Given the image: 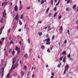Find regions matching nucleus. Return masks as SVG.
<instances>
[{"label":"nucleus","instance_id":"nucleus-1","mask_svg":"<svg viewBox=\"0 0 78 78\" xmlns=\"http://www.w3.org/2000/svg\"><path fill=\"white\" fill-rule=\"evenodd\" d=\"M6 15V10H4V12H3V17L5 18Z\"/></svg>","mask_w":78,"mask_h":78},{"label":"nucleus","instance_id":"nucleus-2","mask_svg":"<svg viewBox=\"0 0 78 78\" xmlns=\"http://www.w3.org/2000/svg\"><path fill=\"white\" fill-rule=\"evenodd\" d=\"M18 14L17 13L15 19V20H19V15H18Z\"/></svg>","mask_w":78,"mask_h":78},{"label":"nucleus","instance_id":"nucleus-3","mask_svg":"<svg viewBox=\"0 0 78 78\" xmlns=\"http://www.w3.org/2000/svg\"><path fill=\"white\" fill-rule=\"evenodd\" d=\"M17 10H18V7L17 5H15L14 8V10L15 11H16V12H17Z\"/></svg>","mask_w":78,"mask_h":78},{"label":"nucleus","instance_id":"nucleus-4","mask_svg":"<svg viewBox=\"0 0 78 78\" xmlns=\"http://www.w3.org/2000/svg\"><path fill=\"white\" fill-rule=\"evenodd\" d=\"M13 69H15V68H16V66L13 65V64H12V66L10 69L11 71H12V69H13Z\"/></svg>","mask_w":78,"mask_h":78},{"label":"nucleus","instance_id":"nucleus-5","mask_svg":"<svg viewBox=\"0 0 78 78\" xmlns=\"http://www.w3.org/2000/svg\"><path fill=\"white\" fill-rule=\"evenodd\" d=\"M16 62V58H14L13 59V61H12V64L13 65L14 64V62Z\"/></svg>","mask_w":78,"mask_h":78},{"label":"nucleus","instance_id":"nucleus-6","mask_svg":"<svg viewBox=\"0 0 78 78\" xmlns=\"http://www.w3.org/2000/svg\"><path fill=\"white\" fill-rule=\"evenodd\" d=\"M66 70H67V68H65L63 73V75H64L65 74H66Z\"/></svg>","mask_w":78,"mask_h":78},{"label":"nucleus","instance_id":"nucleus-7","mask_svg":"<svg viewBox=\"0 0 78 78\" xmlns=\"http://www.w3.org/2000/svg\"><path fill=\"white\" fill-rule=\"evenodd\" d=\"M62 63H60L57 66V67L58 68L61 67V66Z\"/></svg>","mask_w":78,"mask_h":78},{"label":"nucleus","instance_id":"nucleus-8","mask_svg":"<svg viewBox=\"0 0 78 78\" xmlns=\"http://www.w3.org/2000/svg\"><path fill=\"white\" fill-rule=\"evenodd\" d=\"M41 48L42 50H44V49L45 48V46L42 45V46L41 47Z\"/></svg>","mask_w":78,"mask_h":78},{"label":"nucleus","instance_id":"nucleus-9","mask_svg":"<svg viewBox=\"0 0 78 78\" xmlns=\"http://www.w3.org/2000/svg\"><path fill=\"white\" fill-rule=\"evenodd\" d=\"M38 35L40 36H42V33L41 32H39L38 33Z\"/></svg>","mask_w":78,"mask_h":78},{"label":"nucleus","instance_id":"nucleus-10","mask_svg":"<svg viewBox=\"0 0 78 78\" xmlns=\"http://www.w3.org/2000/svg\"><path fill=\"white\" fill-rule=\"evenodd\" d=\"M10 76V75H9V73H8L7 75L6 76L7 78H9V76Z\"/></svg>","mask_w":78,"mask_h":78},{"label":"nucleus","instance_id":"nucleus-11","mask_svg":"<svg viewBox=\"0 0 78 78\" xmlns=\"http://www.w3.org/2000/svg\"><path fill=\"white\" fill-rule=\"evenodd\" d=\"M15 50L16 51H18V50H20V49L18 48H17V47H16L15 48Z\"/></svg>","mask_w":78,"mask_h":78},{"label":"nucleus","instance_id":"nucleus-12","mask_svg":"<svg viewBox=\"0 0 78 78\" xmlns=\"http://www.w3.org/2000/svg\"><path fill=\"white\" fill-rule=\"evenodd\" d=\"M5 28V27H3L1 28L0 29V30L1 31H2L3 30V29Z\"/></svg>","mask_w":78,"mask_h":78},{"label":"nucleus","instance_id":"nucleus-13","mask_svg":"<svg viewBox=\"0 0 78 78\" xmlns=\"http://www.w3.org/2000/svg\"><path fill=\"white\" fill-rule=\"evenodd\" d=\"M19 23L20 25H22V23L20 20H19Z\"/></svg>","mask_w":78,"mask_h":78},{"label":"nucleus","instance_id":"nucleus-14","mask_svg":"<svg viewBox=\"0 0 78 78\" xmlns=\"http://www.w3.org/2000/svg\"><path fill=\"white\" fill-rule=\"evenodd\" d=\"M46 45H50V43L49 41H48L46 43Z\"/></svg>","mask_w":78,"mask_h":78},{"label":"nucleus","instance_id":"nucleus-15","mask_svg":"<svg viewBox=\"0 0 78 78\" xmlns=\"http://www.w3.org/2000/svg\"><path fill=\"white\" fill-rule=\"evenodd\" d=\"M44 3V0H42L41 1V4L42 5V4H43Z\"/></svg>","mask_w":78,"mask_h":78},{"label":"nucleus","instance_id":"nucleus-16","mask_svg":"<svg viewBox=\"0 0 78 78\" xmlns=\"http://www.w3.org/2000/svg\"><path fill=\"white\" fill-rule=\"evenodd\" d=\"M10 31H11V28L9 29V30H8L7 31L8 33H10Z\"/></svg>","mask_w":78,"mask_h":78},{"label":"nucleus","instance_id":"nucleus-17","mask_svg":"<svg viewBox=\"0 0 78 78\" xmlns=\"http://www.w3.org/2000/svg\"><path fill=\"white\" fill-rule=\"evenodd\" d=\"M50 38L48 37V39H46V41L47 42H49L50 41Z\"/></svg>","mask_w":78,"mask_h":78},{"label":"nucleus","instance_id":"nucleus-18","mask_svg":"<svg viewBox=\"0 0 78 78\" xmlns=\"http://www.w3.org/2000/svg\"><path fill=\"white\" fill-rule=\"evenodd\" d=\"M19 10H20V11H21L22 10V6H20V7L19 8Z\"/></svg>","mask_w":78,"mask_h":78},{"label":"nucleus","instance_id":"nucleus-19","mask_svg":"<svg viewBox=\"0 0 78 78\" xmlns=\"http://www.w3.org/2000/svg\"><path fill=\"white\" fill-rule=\"evenodd\" d=\"M59 2H60V0H58L57 3L56 4V6H58V5L59 4Z\"/></svg>","mask_w":78,"mask_h":78},{"label":"nucleus","instance_id":"nucleus-20","mask_svg":"<svg viewBox=\"0 0 78 78\" xmlns=\"http://www.w3.org/2000/svg\"><path fill=\"white\" fill-rule=\"evenodd\" d=\"M57 14H58V12H56L55 13L54 15V17H56V15H57Z\"/></svg>","mask_w":78,"mask_h":78},{"label":"nucleus","instance_id":"nucleus-21","mask_svg":"<svg viewBox=\"0 0 78 78\" xmlns=\"http://www.w3.org/2000/svg\"><path fill=\"white\" fill-rule=\"evenodd\" d=\"M63 62H66V59L65 58V57H64L63 59Z\"/></svg>","mask_w":78,"mask_h":78},{"label":"nucleus","instance_id":"nucleus-22","mask_svg":"<svg viewBox=\"0 0 78 78\" xmlns=\"http://www.w3.org/2000/svg\"><path fill=\"white\" fill-rule=\"evenodd\" d=\"M47 51L48 53H50L51 52V51L49 50V49L48 48L47 50Z\"/></svg>","mask_w":78,"mask_h":78},{"label":"nucleus","instance_id":"nucleus-23","mask_svg":"<svg viewBox=\"0 0 78 78\" xmlns=\"http://www.w3.org/2000/svg\"><path fill=\"white\" fill-rule=\"evenodd\" d=\"M10 44H14V42H13L12 41H11L10 42Z\"/></svg>","mask_w":78,"mask_h":78},{"label":"nucleus","instance_id":"nucleus-24","mask_svg":"<svg viewBox=\"0 0 78 78\" xmlns=\"http://www.w3.org/2000/svg\"><path fill=\"white\" fill-rule=\"evenodd\" d=\"M24 74V73H23V71H21V75H22V76H23V75Z\"/></svg>","mask_w":78,"mask_h":78},{"label":"nucleus","instance_id":"nucleus-25","mask_svg":"<svg viewBox=\"0 0 78 78\" xmlns=\"http://www.w3.org/2000/svg\"><path fill=\"white\" fill-rule=\"evenodd\" d=\"M24 57H25V58H27V57H28V54H25Z\"/></svg>","mask_w":78,"mask_h":78},{"label":"nucleus","instance_id":"nucleus-26","mask_svg":"<svg viewBox=\"0 0 78 78\" xmlns=\"http://www.w3.org/2000/svg\"><path fill=\"white\" fill-rule=\"evenodd\" d=\"M66 51H64L62 53V55H66Z\"/></svg>","mask_w":78,"mask_h":78},{"label":"nucleus","instance_id":"nucleus-27","mask_svg":"<svg viewBox=\"0 0 78 78\" xmlns=\"http://www.w3.org/2000/svg\"><path fill=\"white\" fill-rule=\"evenodd\" d=\"M19 53H20V50H19L17 51V54L16 55H19Z\"/></svg>","mask_w":78,"mask_h":78},{"label":"nucleus","instance_id":"nucleus-28","mask_svg":"<svg viewBox=\"0 0 78 78\" xmlns=\"http://www.w3.org/2000/svg\"><path fill=\"white\" fill-rule=\"evenodd\" d=\"M5 54L6 56H8V52H7V51H5Z\"/></svg>","mask_w":78,"mask_h":78},{"label":"nucleus","instance_id":"nucleus-29","mask_svg":"<svg viewBox=\"0 0 78 78\" xmlns=\"http://www.w3.org/2000/svg\"><path fill=\"white\" fill-rule=\"evenodd\" d=\"M62 58H63V56H62V57H61L59 59L60 60V61H62Z\"/></svg>","mask_w":78,"mask_h":78},{"label":"nucleus","instance_id":"nucleus-30","mask_svg":"<svg viewBox=\"0 0 78 78\" xmlns=\"http://www.w3.org/2000/svg\"><path fill=\"white\" fill-rule=\"evenodd\" d=\"M76 5H74L73 6V9H75V7H76Z\"/></svg>","mask_w":78,"mask_h":78},{"label":"nucleus","instance_id":"nucleus-31","mask_svg":"<svg viewBox=\"0 0 78 78\" xmlns=\"http://www.w3.org/2000/svg\"><path fill=\"white\" fill-rule=\"evenodd\" d=\"M51 4L52 5V6H53V0H52L51 1Z\"/></svg>","mask_w":78,"mask_h":78},{"label":"nucleus","instance_id":"nucleus-32","mask_svg":"<svg viewBox=\"0 0 78 78\" xmlns=\"http://www.w3.org/2000/svg\"><path fill=\"white\" fill-rule=\"evenodd\" d=\"M66 2L67 4H69V3H70V0H68Z\"/></svg>","mask_w":78,"mask_h":78},{"label":"nucleus","instance_id":"nucleus-33","mask_svg":"<svg viewBox=\"0 0 78 78\" xmlns=\"http://www.w3.org/2000/svg\"><path fill=\"white\" fill-rule=\"evenodd\" d=\"M48 30L50 31V30H51V29L50 28V26H49L48 27Z\"/></svg>","mask_w":78,"mask_h":78},{"label":"nucleus","instance_id":"nucleus-34","mask_svg":"<svg viewBox=\"0 0 78 78\" xmlns=\"http://www.w3.org/2000/svg\"><path fill=\"white\" fill-rule=\"evenodd\" d=\"M55 39V35H53L52 37V40H54Z\"/></svg>","mask_w":78,"mask_h":78},{"label":"nucleus","instance_id":"nucleus-35","mask_svg":"<svg viewBox=\"0 0 78 78\" xmlns=\"http://www.w3.org/2000/svg\"><path fill=\"white\" fill-rule=\"evenodd\" d=\"M20 18L21 19H23V15H21Z\"/></svg>","mask_w":78,"mask_h":78},{"label":"nucleus","instance_id":"nucleus-36","mask_svg":"<svg viewBox=\"0 0 78 78\" xmlns=\"http://www.w3.org/2000/svg\"><path fill=\"white\" fill-rule=\"evenodd\" d=\"M26 31H28L29 30V28H28V27H27L26 28Z\"/></svg>","mask_w":78,"mask_h":78},{"label":"nucleus","instance_id":"nucleus-37","mask_svg":"<svg viewBox=\"0 0 78 78\" xmlns=\"http://www.w3.org/2000/svg\"><path fill=\"white\" fill-rule=\"evenodd\" d=\"M0 22L1 23H3V18H2L1 20H0Z\"/></svg>","mask_w":78,"mask_h":78},{"label":"nucleus","instance_id":"nucleus-38","mask_svg":"<svg viewBox=\"0 0 78 78\" xmlns=\"http://www.w3.org/2000/svg\"><path fill=\"white\" fill-rule=\"evenodd\" d=\"M56 9H57V8H56V7H55L54 9V11H56Z\"/></svg>","mask_w":78,"mask_h":78},{"label":"nucleus","instance_id":"nucleus-39","mask_svg":"<svg viewBox=\"0 0 78 78\" xmlns=\"http://www.w3.org/2000/svg\"><path fill=\"white\" fill-rule=\"evenodd\" d=\"M60 29L61 30H62L63 28H62V26H61L60 27Z\"/></svg>","mask_w":78,"mask_h":78},{"label":"nucleus","instance_id":"nucleus-40","mask_svg":"<svg viewBox=\"0 0 78 78\" xmlns=\"http://www.w3.org/2000/svg\"><path fill=\"white\" fill-rule=\"evenodd\" d=\"M49 11V8H48V9H47L46 12H48V11Z\"/></svg>","mask_w":78,"mask_h":78},{"label":"nucleus","instance_id":"nucleus-41","mask_svg":"<svg viewBox=\"0 0 78 78\" xmlns=\"http://www.w3.org/2000/svg\"><path fill=\"white\" fill-rule=\"evenodd\" d=\"M5 2H4L3 3H2V6H3L4 5H5Z\"/></svg>","mask_w":78,"mask_h":78},{"label":"nucleus","instance_id":"nucleus-42","mask_svg":"<svg viewBox=\"0 0 78 78\" xmlns=\"http://www.w3.org/2000/svg\"><path fill=\"white\" fill-rule=\"evenodd\" d=\"M68 58H70V54H69L68 55Z\"/></svg>","mask_w":78,"mask_h":78},{"label":"nucleus","instance_id":"nucleus-43","mask_svg":"<svg viewBox=\"0 0 78 78\" xmlns=\"http://www.w3.org/2000/svg\"><path fill=\"white\" fill-rule=\"evenodd\" d=\"M11 49L9 48V53H11Z\"/></svg>","mask_w":78,"mask_h":78},{"label":"nucleus","instance_id":"nucleus-44","mask_svg":"<svg viewBox=\"0 0 78 78\" xmlns=\"http://www.w3.org/2000/svg\"><path fill=\"white\" fill-rule=\"evenodd\" d=\"M58 19H61V16H58Z\"/></svg>","mask_w":78,"mask_h":78},{"label":"nucleus","instance_id":"nucleus-45","mask_svg":"<svg viewBox=\"0 0 78 78\" xmlns=\"http://www.w3.org/2000/svg\"><path fill=\"white\" fill-rule=\"evenodd\" d=\"M67 32H68V34L69 35H70V32H69V30H68L67 31Z\"/></svg>","mask_w":78,"mask_h":78},{"label":"nucleus","instance_id":"nucleus-46","mask_svg":"<svg viewBox=\"0 0 78 78\" xmlns=\"http://www.w3.org/2000/svg\"><path fill=\"white\" fill-rule=\"evenodd\" d=\"M28 43L30 44V40L29 39H28Z\"/></svg>","mask_w":78,"mask_h":78},{"label":"nucleus","instance_id":"nucleus-47","mask_svg":"<svg viewBox=\"0 0 78 78\" xmlns=\"http://www.w3.org/2000/svg\"><path fill=\"white\" fill-rule=\"evenodd\" d=\"M5 39V38L4 37H2V39L1 40H2V41H4V40Z\"/></svg>","mask_w":78,"mask_h":78},{"label":"nucleus","instance_id":"nucleus-48","mask_svg":"<svg viewBox=\"0 0 78 78\" xmlns=\"http://www.w3.org/2000/svg\"><path fill=\"white\" fill-rule=\"evenodd\" d=\"M66 68H67V69H68V68H69V66H68V65H66Z\"/></svg>","mask_w":78,"mask_h":78},{"label":"nucleus","instance_id":"nucleus-49","mask_svg":"<svg viewBox=\"0 0 78 78\" xmlns=\"http://www.w3.org/2000/svg\"><path fill=\"white\" fill-rule=\"evenodd\" d=\"M49 17H51V13H50L49 14Z\"/></svg>","mask_w":78,"mask_h":78},{"label":"nucleus","instance_id":"nucleus-50","mask_svg":"<svg viewBox=\"0 0 78 78\" xmlns=\"http://www.w3.org/2000/svg\"><path fill=\"white\" fill-rule=\"evenodd\" d=\"M24 68H25L26 70H27V66H24Z\"/></svg>","mask_w":78,"mask_h":78},{"label":"nucleus","instance_id":"nucleus-51","mask_svg":"<svg viewBox=\"0 0 78 78\" xmlns=\"http://www.w3.org/2000/svg\"><path fill=\"white\" fill-rule=\"evenodd\" d=\"M3 59H2L1 62V63H2H2H3Z\"/></svg>","mask_w":78,"mask_h":78},{"label":"nucleus","instance_id":"nucleus-52","mask_svg":"<svg viewBox=\"0 0 78 78\" xmlns=\"http://www.w3.org/2000/svg\"><path fill=\"white\" fill-rule=\"evenodd\" d=\"M69 60V61H73V59L72 58H70Z\"/></svg>","mask_w":78,"mask_h":78},{"label":"nucleus","instance_id":"nucleus-53","mask_svg":"<svg viewBox=\"0 0 78 78\" xmlns=\"http://www.w3.org/2000/svg\"><path fill=\"white\" fill-rule=\"evenodd\" d=\"M3 75H4V73H2V78L3 76Z\"/></svg>","mask_w":78,"mask_h":78},{"label":"nucleus","instance_id":"nucleus-54","mask_svg":"<svg viewBox=\"0 0 78 78\" xmlns=\"http://www.w3.org/2000/svg\"><path fill=\"white\" fill-rule=\"evenodd\" d=\"M15 53V51H13V52H12V55H13Z\"/></svg>","mask_w":78,"mask_h":78},{"label":"nucleus","instance_id":"nucleus-55","mask_svg":"<svg viewBox=\"0 0 78 78\" xmlns=\"http://www.w3.org/2000/svg\"><path fill=\"white\" fill-rule=\"evenodd\" d=\"M66 11H69V9H68V8H66Z\"/></svg>","mask_w":78,"mask_h":78},{"label":"nucleus","instance_id":"nucleus-56","mask_svg":"<svg viewBox=\"0 0 78 78\" xmlns=\"http://www.w3.org/2000/svg\"><path fill=\"white\" fill-rule=\"evenodd\" d=\"M14 66H15L16 67H17V66H18V65H17L16 64L14 65Z\"/></svg>","mask_w":78,"mask_h":78},{"label":"nucleus","instance_id":"nucleus-57","mask_svg":"<svg viewBox=\"0 0 78 78\" xmlns=\"http://www.w3.org/2000/svg\"><path fill=\"white\" fill-rule=\"evenodd\" d=\"M49 35H47L46 36V37H47V38H48V37Z\"/></svg>","mask_w":78,"mask_h":78},{"label":"nucleus","instance_id":"nucleus-58","mask_svg":"<svg viewBox=\"0 0 78 78\" xmlns=\"http://www.w3.org/2000/svg\"><path fill=\"white\" fill-rule=\"evenodd\" d=\"M30 9V7L27 8V9Z\"/></svg>","mask_w":78,"mask_h":78},{"label":"nucleus","instance_id":"nucleus-59","mask_svg":"<svg viewBox=\"0 0 78 78\" xmlns=\"http://www.w3.org/2000/svg\"><path fill=\"white\" fill-rule=\"evenodd\" d=\"M64 42H65V44H66L67 43V40H65L64 41Z\"/></svg>","mask_w":78,"mask_h":78},{"label":"nucleus","instance_id":"nucleus-60","mask_svg":"<svg viewBox=\"0 0 78 78\" xmlns=\"http://www.w3.org/2000/svg\"><path fill=\"white\" fill-rule=\"evenodd\" d=\"M26 26H27V23H26L25 25V26L24 27V28H25V27H26Z\"/></svg>","mask_w":78,"mask_h":78},{"label":"nucleus","instance_id":"nucleus-61","mask_svg":"<svg viewBox=\"0 0 78 78\" xmlns=\"http://www.w3.org/2000/svg\"><path fill=\"white\" fill-rule=\"evenodd\" d=\"M2 41H0V44L2 45Z\"/></svg>","mask_w":78,"mask_h":78},{"label":"nucleus","instance_id":"nucleus-62","mask_svg":"<svg viewBox=\"0 0 78 78\" xmlns=\"http://www.w3.org/2000/svg\"><path fill=\"white\" fill-rule=\"evenodd\" d=\"M39 23H42V21H40L38 22Z\"/></svg>","mask_w":78,"mask_h":78},{"label":"nucleus","instance_id":"nucleus-63","mask_svg":"<svg viewBox=\"0 0 78 78\" xmlns=\"http://www.w3.org/2000/svg\"><path fill=\"white\" fill-rule=\"evenodd\" d=\"M51 75H52V76H54V73H52L51 74Z\"/></svg>","mask_w":78,"mask_h":78},{"label":"nucleus","instance_id":"nucleus-64","mask_svg":"<svg viewBox=\"0 0 78 78\" xmlns=\"http://www.w3.org/2000/svg\"><path fill=\"white\" fill-rule=\"evenodd\" d=\"M4 69H5V68H2V70H4Z\"/></svg>","mask_w":78,"mask_h":78}]
</instances>
